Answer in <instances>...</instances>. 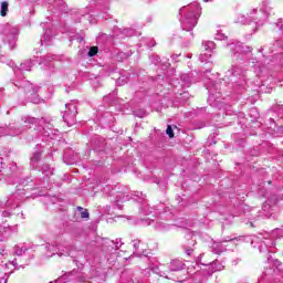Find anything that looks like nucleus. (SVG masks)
<instances>
[{"label": "nucleus", "mask_w": 283, "mask_h": 283, "mask_svg": "<svg viewBox=\"0 0 283 283\" xmlns=\"http://www.w3.org/2000/svg\"><path fill=\"white\" fill-rule=\"evenodd\" d=\"M9 6L10 4L8 3V1L1 2V10H0L1 17H8V7Z\"/></svg>", "instance_id": "1"}, {"label": "nucleus", "mask_w": 283, "mask_h": 283, "mask_svg": "<svg viewBox=\"0 0 283 283\" xmlns=\"http://www.w3.org/2000/svg\"><path fill=\"white\" fill-rule=\"evenodd\" d=\"M77 211H80L82 219L90 218V212L87 211V209H84L83 207L78 206Z\"/></svg>", "instance_id": "2"}, {"label": "nucleus", "mask_w": 283, "mask_h": 283, "mask_svg": "<svg viewBox=\"0 0 283 283\" xmlns=\"http://www.w3.org/2000/svg\"><path fill=\"white\" fill-rule=\"evenodd\" d=\"M98 54V46H92L88 51V56H96Z\"/></svg>", "instance_id": "3"}, {"label": "nucleus", "mask_w": 283, "mask_h": 283, "mask_svg": "<svg viewBox=\"0 0 283 283\" xmlns=\"http://www.w3.org/2000/svg\"><path fill=\"white\" fill-rule=\"evenodd\" d=\"M166 134H167L168 138H174L175 134H174V128L171 127V125L167 126Z\"/></svg>", "instance_id": "4"}, {"label": "nucleus", "mask_w": 283, "mask_h": 283, "mask_svg": "<svg viewBox=\"0 0 283 283\" xmlns=\"http://www.w3.org/2000/svg\"><path fill=\"white\" fill-rule=\"evenodd\" d=\"M205 1V3H209V0H203Z\"/></svg>", "instance_id": "5"}]
</instances>
